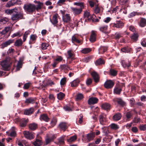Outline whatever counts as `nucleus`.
Wrapping results in <instances>:
<instances>
[{
    "instance_id": "f257e3e1",
    "label": "nucleus",
    "mask_w": 146,
    "mask_h": 146,
    "mask_svg": "<svg viewBox=\"0 0 146 146\" xmlns=\"http://www.w3.org/2000/svg\"><path fill=\"white\" fill-rule=\"evenodd\" d=\"M11 64L10 58H7L1 63V65L3 70L8 71L10 69V66Z\"/></svg>"
},
{
    "instance_id": "f03ea898",
    "label": "nucleus",
    "mask_w": 146,
    "mask_h": 146,
    "mask_svg": "<svg viewBox=\"0 0 146 146\" xmlns=\"http://www.w3.org/2000/svg\"><path fill=\"white\" fill-rule=\"evenodd\" d=\"M23 8L25 11L29 13H32L36 10L35 5L31 3L25 5Z\"/></svg>"
},
{
    "instance_id": "7ed1b4c3",
    "label": "nucleus",
    "mask_w": 146,
    "mask_h": 146,
    "mask_svg": "<svg viewBox=\"0 0 146 146\" xmlns=\"http://www.w3.org/2000/svg\"><path fill=\"white\" fill-rule=\"evenodd\" d=\"M23 14L22 12L16 13L15 14H13L11 17V19L13 21L18 20L19 19H23Z\"/></svg>"
},
{
    "instance_id": "20e7f679",
    "label": "nucleus",
    "mask_w": 146,
    "mask_h": 146,
    "mask_svg": "<svg viewBox=\"0 0 146 146\" xmlns=\"http://www.w3.org/2000/svg\"><path fill=\"white\" fill-rule=\"evenodd\" d=\"M95 133L94 132H91L88 134L86 135V139L88 142L93 140L95 137Z\"/></svg>"
},
{
    "instance_id": "39448f33",
    "label": "nucleus",
    "mask_w": 146,
    "mask_h": 146,
    "mask_svg": "<svg viewBox=\"0 0 146 146\" xmlns=\"http://www.w3.org/2000/svg\"><path fill=\"white\" fill-rule=\"evenodd\" d=\"M71 9L75 15H79L82 12V8L78 9L76 8L71 7Z\"/></svg>"
},
{
    "instance_id": "423d86ee",
    "label": "nucleus",
    "mask_w": 146,
    "mask_h": 146,
    "mask_svg": "<svg viewBox=\"0 0 146 146\" xmlns=\"http://www.w3.org/2000/svg\"><path fill=\"white\" fill-rule=\"evenodd\" d=\"M114 84V83L111 80H109L106 82L104 84V86L107 89L111 88Z\"/></svg>"
},
{
    "instance_id": "0eeeda50",
    "label": "nucleus",
    "mask_w": 146,
    "mask_h": 146,
    "mask_svg": "<svg viewBox=\"0 0 146 146\" xmlns=\"http://www.w3.org/2000/svg\"><path fill=\"white\" fill-rule=\"evenodd\" d=\"M24 136L27 139H31L33 138V135L29 131H25L23 132Z\"/></svg>"
},
{
    "instance_id": "6e6552de",
    "label": "nucleus",
    "mask_w": 146,
    "mask_h": 146,
    "mask_svg": "<svg viewBox=\"0 0 146 146\" xmlns=\"http://www.w3.org/2000/svg\"><path fill=\"white\" fill-rule=\"evenodd\" d=\"M36 98H27L25 101V103L27 104H33L36 101Z\"/></svg>"
},
{
    "instance_id": "1a4fd4ad",
    "label": "nucleus",
    "mask_w": 146,
    "mask_h": 146,
    "mask_svg": "<svg viewBox=\"0 0 146 146\" xmlns=\"http://www.w3.org/2000/svg\"><path fill=\"white\" fill-rule=\"evenodd\" d=\"M124 26V23L121 21H117L116 23H114L113 27H115L117 28H122Z\"/></svg>"
},
{
    "instance_id": "9d476101",
    "label": "nucleus",
    "mask_w": 146,
    "mask_h": 146,
    "mask_svg": "<svg viewBox=\"0 0 146 146\" xmlns=\"http://www.w3.org/2000/svg\"><path fill=\"white\" fill-rule=\"evenodd\" d=\"M91 74L95 82L96 83L98 82L99 78L98 74L96 72H92Z\"/></svg>"
},
{
    "instance_id": "9b49d317",
    "label": "nucleus",
    "mask_w": 146,
    "mask_h": 146,
    "mask_svg": "<svg viewBox=\"0 0 146 146\" xmlns=\"http://www.w3.org/2000/svg\"><path fill=\"white\" fill-rule=\"evenodd\" d=\"M96 34L95 31H92L90 38V40L92 42H93L96 41Z\"/></svg>"
},
{
    "instance_id": "f8f14e48",
    "label": "nucleus",
    "mask_w": 146,
    "mask_h": 146,
    "mask_svg": "<svg viewBox=\"0 0 146 146\" xmlns=\"http://www.w3.org/2000/svg\"><path fill=\"white\" fill-rule=\"evenodd\" d=\"M34 2L37 4L36 6L35 5V8H36L35 9L37 11H38V10L41 9L42 7L43 6V3L42 2H40L39 1H34Z\"/></svg>"
},
{
    "instance_id": "ddd939ff",
    "label": "nucleus",
    "mask_w": 146,
    "mask_h": 146,
    "mask_svg": "<svg viewBox=\"0 0 146 146\" xmlns=\"http://www.w3.org/2000/svg\"><path fill=\"white\" fill-rule=\"evenodd\" d=\"M14 41L13 40H9L8 41H7L1 44V48H3L5 47H6L9 45L11 43H12Z\"/></svg>"
},
{
    "instance_id": "4468645a",
    "label": "nucleus",
    "mask_w": 146,
    "mask_h": 146,
    "mask_svg": "<svg viewBox=\"0 0 146 146\" xmlns=\"http://www.w3.org/2000/svg\"><path fill=\"white\" fill-rule=\"evenodd\" d=\"M98 101V98H91L88 100V103L89 104H94L97 103Z\"/></svg>"
},
{
    "instance_id": "2eb2a0df",
    "label": "nucleus",
    "mask_w": 146,
    "mask_h": 146,
    "mask_svg": "<svg viewBox=\"0 0 146 146\" xmlns=\"http://www.w3.org/2000/svg\"><path fill=\"white\" fill-rule=\"evenodd\" d=\"M72 41L73 43L76 42L80 44H82V42L78 39L77 36L76 35H74L72 36Z\"/></svg>"
},
{
    "instance_id": "dca6fc26",
    "label": "nucleus",
    "mask_w": 146,
    "mask_h": 146,
    "mask_svg": "<svg viewBox=\"0 0 146 146\" xmlns=\"http://www.w3.org/2000/svg\"><path fill=\"white\" fill-rule=\"evenodd\" d=\"M34 112V108H31L29 109H26L25 110L24 114L26 115H29L33 113Z\"/></svg>"
},
{
    "instance_id": "f3484780",
    "label": "nucleus",
    "mask_w": 146,
    "mask_h": 146,
    "mask_svg": "<svg viewBox=\"0 0 146 146\" xmlns=\"http://www.w3.org/2000/svg\"><path fill=\"white\" fill-rule=\"evenodd\" d=\"M18 9L16 7L11 9H7L5 11V13L7 15L11 14L13 13H17Z\"/></svg>"
},
{
    "instance_id": "a211bd4d",
    "label": "nucleus",
    "mask_w": 146,
    "mask_h": 146,
    "mask_svg": "<svg viewBox=\"0 0 146 146\" xmlns=\"http://www.w3.org/2000/svg\"><path fill=\"white\" fill-rule=\"evenodd\" d=\"M58 16V14L54 15L53 16L52 19L51 20V19H50V21L53 24L55 25L57 23L58 21L57 18Z\"/></svg>"
},
{
    "instance_id": "6ab92c4d",
    "label": "nucleus",
    "mask_w": 146,
    "mask_h": 146,
    "mask_svg": "<svg viewBox=\"0 0 146 146\" xmlns=\"http://www.w3.org/2000/svg\"><path fill=\"white\" fill-rule=\"evenodd\" d=\"M23 43L22 40L21 39H19L16 40L14 45L16 46H20L22 45Z\"/></svg>"
},
{
    "instance_id": "aec40b11",
    "label": "nucleus",
    "mask_w": 146,
    "mask_h": 146,
    "mask_svg": "<svg viewBox=\"0 0 146 146\" xmlns=\"http://www.w3.org/2000/svg\"><path fill=\"white\" fill-rule=\"evenodd\" d=\"M121 117V115L120 113H117L114 115L113 116V119L115 121L119 120Z\"/></svg>"
},
{
    "instance_id": "412c9836",
    "label": "nucleus",
    "mask_w": 146,
    "mask_h": 146,
    "mask_svg": "<svg viewBox=\"0 0 146 146\" xmlns=\"http://www.w3.org/2000/svg\"><path fill=\"white\" fill-rule=\"evenodd\" d=\"M40 119L46 122H48L49 120V118L46 114H43L41 115L40 116Z\"/></svg>"
},
{
    "instance_id": "4be33fe9",
    "label": "nucleus",
    "mask_w": 146,
    "mask_h": 146,
    "mask_svg": "<svg viewBox=\"0 0 146 146\" xmlns=\"http://www.w3.org/2000/svg\"><path fill=\"white\" fill-rule=\"evenodd\" d=\"M28 121V119H21L20 121V126L22 127H25L26 126L27 123Z\"/></svg>"
},
{
    "instance_id": "5701e85b",
    "label": "nucleus",
    "mask_w": 146,
    "mask_h": 146,
    "mask_svg": "<svg viewBox=\"0 0 146 146\" xmlns=\"http://www.w3.org/2000/svg\"><path fill=\"white\" fill-rule=\"evenodd\" d=\"M101 107L103 109L107 110H110V105L108 103H105L102 105Z\"/></svg>"
},
{
    "instance_id": "b1692460",
    "label": "nucleus",
    "mask_w": 146,
    "mask_h": 146,
    "mask_svg": "<svg viewBox=\"0 0 146 146\" xmlns=\"http://www.w3.org/2000/svg\"><path fill=\"white\" fill-rule=\"evenodd\" d=\"M10 29V27H5L4 29L2 31L0 32V33L2 35H5L8 33Z\"/></svg>"
},
{
    "instance_id": "393cba45",
    "label": "nucleus",
    "mask_w": 146,
    "mask_h": 146,
    "mask_svg": "<svg viewBox=\"0 0 146 146\" xmlns=\"http://www.w3.org/2000/svg\"><path fill=\"white\" fill-rule=\"evenodd\" d=\"M64 110L66 111H73V106L70 105H66L64 106Z\"/></svg>"
},
{
    "instance_id": "a878e982",
    "label": "nucleus",
    "mask_w": 146,
    "mask_h": 146,
    "mask_svg": "<svg viewBox=\"0 0 146 146\" xmlns=\"http://www.w3.org/2000/svg\"><path fill=\"white\" fill-rule=\"evenodd\" d=\"M42 142L41 140L39 139H36V141L33 143L35 146H40L41 145Z\"/></svg>"
},
{
    "instance_id": "bb28decb",
    "label": "nucleus",
    "mask_w": 146,
    "mask_h": 146,
    "mask_svg": "<svg viewBox=\"0 0 146 146\" xmlns=\"http://www.w3.org/2000/svg\"><path fill=\"white\" fill-rule=\"evenodd\" d=\"M99 120L101 124L104 125V122L105 121V118L103 115L101 114L99 115Z\"/></svg>"
},
{
    "instance_id": "cd10ccee",
    "label": "nucleus",
    "mask_w": 146,
    "mask_h": 146,
    "mask_svg": "<svg viewBox=\"0 0 146 146\" xmlns=\"http://www.w3.org/2000/svg\"><path fill=\"white\" fill-rule=\"evenodd\" d=\"M146 25V20L144 18H142L140 21V26L142 27Z\"/></svg>"
},
{
    "instance_id": "c85d7f7f",
    "label": "nucleus",
    "mask_w": 146,
    "mask_h": 146,
    "mask_svg": "<svg viewBox=\"0 0 146 146\" xmlns=\"http://www.w3.org/2000/svg\"><path fill=\"white\" fill-rule=\"evenodd\" d=\"M80 82V80L78 79H76L74 80L72 82H71V85L72 87L76 86Z\"/></svg>"
},
{
    "instance_id": "c756f323",
    "label": "nucleus",
    "mask_w": 146,
    "mask_h": 146,
    "mask_svg": "<svg viewBox=\"0 0 146 146\" xmlns=\"http://www.w3.org/2000/svg\"><path fill=\"white\" fill-rule=\"evenodd\" d=\"M104 63L105 62L104 60L101 58H99L95 62V64L96 65L103 64H104Z\"/></svg>"
},
{
    "instance_id": "7c9ffc66",
    "label": "nucleus",
    "mask_w": 146,
    "mask_h": 146,
    "mask_svg": "<svg viewBox=\"0 0 146 146\" xmlns=\"http://www.w3.org/2000/svg\"><path fill=\"white\" fill-rule=\"evenodd\" d=\"M15 5L14 0H11L7 3L6 5V7H9L11 6Z\"/></svg>"
},
{
    "instance_id": "2f4dec72",
    "label": "nucleus",
    "mask_w": 146,
    "mask_h": 146,
    "mask_svg": "<svg viewBox=\"0 0 146 146\" xmlns=\"http://www.w3.org/2000/svg\"><path fill=\"white\" fill-rule=\"evenodd\" d=\"M77 139V136L76 135H74L72 136L69 139H67V141L68 142L70 143L75 141Z\"/></svg>"
},
{
    "instance_id": "473e14b6",
    "label": "nucleus",
    "mask_w": 146,
    "mask_h": 146,
    "mask_svg": "<svg viewBox=\"0 0 146 146\" xmlns=\"http://www.w3.org/2000/svg\"><path fill=\"white\" fill-rule=\"evenodd\" d=\"M37 125L35 123L31 124L29 125V128L31 130H34L37 127Z\"/></svg>"
},
{
    "instance_id": "72a5a7b5",
    "label": "nucleus",
    "mask_w": 146,
    "mask_h": 146,
    "mask_svg": "<svg viewBox=\"0 0 146 146\" xmlns=\"http://www.w3.org/2000/svg\"><path fill=\"white\" fill-rule=\"evenodd\" d=\"M91 51V49L90 48H86L83 49L81 52L82 53L87 54L90 52Z\"/></svg>"
},
{
    "instance_id": "f704fd0d",
    "label": "nucleus",
    "mask_w": 146,
    "mask_h": 146,
    "mask_svg": "<svg viewBox=\"0 0 146 146\" xmlns=\"http://www.w3.org/2000/svg\"><path fill=\"white\" fill-rule=\"evenodd\" d=\"M54 138L53 137H52L51 138H49L48 137H47L45 139V143L46 145H47L49 143H50L52 141L53 139Z\"/></svg>"
},
{
    "instance_id": "c9c22d12",
    "label": "nucleus",
    "mask_w": 146,
    "mask_h": 146,
    "mask_svg": "<svg viewBox=\"0 0 146 146\" xmlns=\"http://www.w3.org/2000/svg\"><path fill=\"white\" fill-rule=\"evenodd\" d=\"M8 21V19L6 18H1L0 19V24H3L6 23Z\"/></svg>"
},
{
    "instance_id": "e433bc0d",
    "label": "nucleus",
    "mask_w": 146,
    "mask_h": 146,
    "mask_svg": "<svg viewBox=\"0 0 146 146\" xmlns=\"http://www.w3.org/2000/svg\"><path fill=\"white\" fill-rule=\"evenodd\" d=\"M70 20V17L69 14H66L64 16V22H69Z\"/></svg>"
},
{
    "instance_id": "4c0bfd02",
    "label": "nucleus",
    "mask_w": 146,
    "mask_h": 146,
    "mask_svg": "<svg viewBox=\"0 0 146 146\" xmlns=\"http://www.w3.org/2000/svg\"><path fill=\"white\" fill-rule=\"evenodd\" d=\"M22 35V33H21V31H18L17 32L13 34L11 37L12 38H14L16 36H18L20 37Z\"/></svg>"
},
{
    "instance_id": "58836bf2",
    "label": "nucleus",
    "mask_w": 146,
    "mask_h": 146,
    "mask_svg": "<svg viewBox=\"0 0 146 146\" xmlns=\"http://www.w3.org/2000/svg\"><path fill=\"white\" fill-rule=\"evenodd\" d=\"M121 91L122 89L121 88H116L114 89V92L116 94H119L120 93V92Z\"/></svg>"
},
{
    "instance_id": "ea45409f",
    "label": "nucleus",
    "mask_w": 146,
    "mask_h": 146,
    "mask_svg": "<svg viewBox=\"0 0 146 146\" xmlns=\"http://www.w3.org/2000/svg\"><path fill=\"white\" fill-rule=\"evenodd\" d=\"M111 128L113 129L116 130L118 129L119 128V127L118 125L112 123L110 125Z\"/></svg>"
},
{
    "instance_id": "a19ab883",
    "label": "nucleus",
    "mask_w": 146,
    "mask_h": 146,
    "mask_svg": "<svg viewBox=\"0 0 146 146\" xmlns=\"http://www.w3.org/2000/svg\"><path fill=\"white\" fill-rule=\"evenodd\" d=\"M63 58L61 56H57L56 57V59L54 60L55 62H57L58 63L61 62L63 60Z\"/></svg>"
},
{
    "instance_id": "79ce46f5",
    "label": "nucleus",
    "mask_w": 146,
    "mask_h": 146,
    "mask_svg": "<svg viewBox=\"0 0 146 146\" xmlns=\"http://www.w3.org/2000/svg\"><path fill=\"white\" fill-rule=\"evenodd\" d=\"M132 115V113L131 112H128L126 113L125 115L127 119L129 120L131 117Z\"/></svg>"
},
{
    "instance_id": "37998d69",
    "label": "nucleus",
    "mask_w": 146,
    "mask_h": 146,
    "mask_svg": "<svg viewBox=\"0 0 146 146\" xmlns=\"http://www.w3.org/2000/svg\"><path fill=\"white\" fill-rule=\"evenodd\" d=\"M138 35L136 33H134L131 36V39L134 41H136L138 37Z\"/></svg>"
},
{
    "instance_id": "c03bdc74",
    "label": "nucleus",
    "mask_w": 146,
    "mask_h": 146,
    "mask_svg": "<svg viewBox=\"0 0 146 146\" xmlns=\"http://www.w3.org/2000/svg\"><path fill=\"white\" fill-rule=\"evenodd\" d=\"M110 73L111 75L113 76H116L117 74V72L113 69H111L110 70Z\"/></svg>"
},
{
    "instance_id": "a18cd8bd",
    "label": "nucleus",
    "mask_w": 146,
    "mask_h": 146,
    "mask_svg": "<svg viewBox=\"0 0 146 146\" xmlns=\"http://www.w3.org/2000/svg\"><path fill=\"white\" fill-rule=\"evenodd\" d=\"M74 5H76L80 7V8L83 9L84 8V3L82 2H75L74 3Z\"/></svg>"
},
{
    "instance_id": "49530a36",
    "label": "nucleus",
    "mask_w": 146,
    "mask_h": 146,
    "mask_svg": "<svg viewBox=\"0 0 146 146\" xmlns=\"http://www.w3.org/2000/svg\"><path fill=\"white\" fill-rule=\"evenodd\" d=\"M107 29V26H103L100 28V30L103 32L106 33Z\"/></svg>"
},
{
    "instance_id": "de8ad7c7",
    "label": "nucleus",
    "mask_w": 146,
    "mask_h": 146,
    "mask_svg": "<svg viewBox=\"0 0 146 146\" xmlns=\"http://www.w3.org/2000/svg\"><path fill=\"white\" fill-rule=\"evenodd\" d=\"M121 51L125 53H128L130 51V50L128 47H124L121 49Z\"/></svg>"
},
{
    "instance_id": "09e8293b",
    "label": "nucleus",
    "mask_w": 146,
    "mask_h": 146,
    "mask_svg": "<svg viewBox=\"0 0 146 146\" xmlns=\"http://www.w3.org/2000/svg\"><path fill=\"white\" fill-rule=\"evenodd\" d=\"M22 62L21 61L18 62L17 67L16 71H18L20 70V69L22 68Z\"/></svg>"
},
{
    "instance_id": "8fccbe9b",
    "label": "nucleus",
    "mask_w": 146,
    "mask_h": 146,
    "mask_svg": "<svg viewBox=\"0 0 146 146\" xmlns=\"http://www.w3.org/2000/svg\"><path fill=\"white\" fill-rule=\"evenodd\" d=\"M117 102L121 106H123L125 104V102L121 99H117Z\"/></svg>"
},
{
    "instance_id": "3c124183",
    "label": "nucleus",
    "mask_w": 146,
    "mask_h": 146,
    "mask_svg": "<svg viewBox=\"0 0 146 146\" xmlns=\"http://www.w3.org/2000/svg\"><path fill=\"white\" fill-rule=\"evenodd\" d=\"M64 97L63 93L60 92L57 94V98L59 100H61L63 99Z\"/></svg>"
},
{
    "instance_id": "603ef678",
    "label": "nucleus",
    "mask_w": 146,
    "mask_h": 146,
    "mask_svg": "<svg viewBox=\"0 0 146 146\" xmlns=\"http://www.w3.org/2000/svg\"><path fill=\"white\" fill-rule=\"evenodd\" d=\"M48 46V45L45 43H43L41 45V49L45 50L46 49L47 47Z\"/></svg>"
},
{
    "instance_id": "864d4df0",
    "label": "nucleus",
    "mask_w": 146,
    "mask_h": 146,
    "mask_svg": "<svg viewBox=\"0 0 146 146\" xmlns=\"http://www.w3.org/2000/svg\"><path fill=\"white\" fill-rule=\"evenodd\" d=\"M92 59L91 56H88L83 59V61L86 63L88 62Z\"/></svg>"
},
{
    "instance_id": "5fc2aeb1",
    "label": "nucleus",
    "mask_w": 146,
    "mask_h": 146,
    "mask_svg": "<svg viewBox=\"0 0 146 146\" xmlns=\"http://www.w3.org/2000/svg\"><path fill=\"white\" fill-rule=\"evenodd\" d=\"M57 120L56 119L54 118H53L51 122V125L52 127L54 126L56 124Z\"/></svg>"
},
{
    "instance_id": "6e6d98bb",
    "label": "nucleus",
    "mask_w": 146,
    "mask_h": 146,
    "mask_svg": "<svg viewBox=\"0 0 146 146\" xmlns=\"http://www.w3.org/2000/svg\"><path fill=\"white\" fill-rule=\"evenodd\" d=\"M58 144L60 145H63L64 143V138L63 137L60 138L58 139Z\"/></svg>"
},
{
    "instance_id": "4d7b16f0",
    "label": "nucleus",
    "mask_w": 146,
    "mask_h": 146,
    "mask_svg": "<svg viewBox=\"0 0 146 146\" xmlns=\"http://www.w3.org/2000/svg\"><path fill=\"white\" fill-rule=\"evenodd\" d=\"M139 128L141 130L145 131L146 130V124L141 125L139 126Z\"/></svg>"
},
{
    "instance_id": "13d9d810",
    "label": "nucleus",
    "mask_w": 146,
    "mask_h": 146,
    "mask_svg": "<svg viewBox=\"0 0 146 146\" xmlns=\"http://www.w3.org/2000/svg\"><path fill=\"white\" fill-rule=\"evenodd\" d=\"M58 127L61 130L64 131V123H61L58 125Z\"/></svg>"
},
{
    "instance_id": "bf43d9fd",
    "label": "nucleus",
    "mask_w": 146,
    "mask_h": 146,
    "mask_svg": "<svg viewBox=\"0 0 146 146\" xmlns=\"http://www.w3.org/2000/svg\"><path fill=\"white\" fill-rule=\"evenodd\" d=\"M122 64L123 66L124 67H125V68L126 67H127L128 68L131 66V65H130V64L129 62H128L127 64L126 63H125V62L123 63V62L122 61Z\"/></svg>"
},
{
    "instance_id": "052dcab7",
    "label": "nucleus",
    "mask_w": 146,
    "mask_h": 146,
    "mask_svg": "<svg viewBox=\"0 0 146 146\" xmlns=\"http://www.w3.org/2000/svg\"><path fill=\"white\" fill-rule=\"evenodd\" d=\"M83 98V95L81 94H78L77 96L76 99L77 100H80Z\"/></svg>"
},
{
    "instance_id": "680f3d73",
    "label": "nucleus",
    "mask_w": 146,
    "mask_h": 146,
    "mask_svg": "<svg viewBox=\"0 0 146 146\" xmlns=\"http://www.w3.org/2000/svg\"><path fill=\"white\" fill-rule=\"evenodd\" d=\"M95 17H96V16H95V15H94V14H93V15H91L90 14V15H89V17L87 18V19H88V20H92V21L93 20V19Z\"/></svg>"
},
{
    "instance_id": "e2e57ef3",
    "label": "nucleus",
    "mask_w": 146,
    "mask_h": 146,
    "mask_svg": "<svg viewBox=\"0 0 146 146\" xmlns=\"http://www.w3.org/2000/svg\"><path fill=\"white\" fill-rule=\"evenodd\" d=\"M94 12L96 14L99 13L100 9L99 7L98 6H96L94 9Z\"/></svg>"
},
{
    "instance_id": "0e129e2a",
    "label": "nucleus",
    "mask_w": 146,
    "mask_h": 146,
    "mask_svg": "<svg viewBox=\"0 0 146 146\" xmlns=\"http://www.w3.org/2000/svg\"><path fill=\"white\" fill-rule=\"evenodd\" d=\"M92 83V79L90 78H88L86 81V84L88 86L90 84Z\"/></svg>"
},
{
    "instance_id": "69168bd1",
    "label": "nucleus",
    "mask_w": 146,
    "mask_h": 146,
    "mask_svg": "<svg viewBox=\"0 0 146 146\" xmlns=\"http://www.w3.org/2000/svg\"><path fill=\"white\" fill-rule=\"evenodd\" d=\"M121 35L120 33H116L115 35V38L116 39H118L121 37Z\"/></svg>"
},
{
    "instance_id": "338daca9",
    "label": "nucleus",
    "mask_w": 146,
    "mask_h": 146,
    "mask_svg": "<svg viewBox=\"0 0 146 146\" xmlns=\"http://www.w3.org/2000/svg\"><path fill=\"white\" fill-rule=\"evenodd\" d=\"M90 15V13L88 11H85L84 13V17L85 18L86 17L87 19L89 17Z\"/></svg>"
},
{
    "instance_id": "774afa93",
    "label": "nucleus",
    "mask_w": 146,
    "mask_h": 146,
    "mask_svg": "<svg viewBox=\"0 0 146 146\" xmlns=\"http://www.w3.org/2000/svg\"><path fill=\"white\" fill-rule=\"evenodd\" d=\"M107 48L106 47H101L100 49V51H103V53L105 52L107 50Z\"/></svg>"
}]
</instances>
